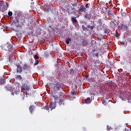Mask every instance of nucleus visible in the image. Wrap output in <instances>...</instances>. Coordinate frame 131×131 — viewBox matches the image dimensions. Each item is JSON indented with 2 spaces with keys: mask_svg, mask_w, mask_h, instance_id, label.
Wrapping results in <instances>:
<instances>
[{
  "mask_svg": "<svg viewBox=\"0 0 131 131\" xmlns=\"http://www.w3.org/2000/svg\"><path fill=\"white\" fill-rule=\"evenodd\" d=\"M50 99L52 101L50 103L49 107L51 108V110L56 108L57 103H59V106H61V105H64V103H65L64 99H60L58 96L51 95L50 96Z\"/></svg>",
  "mask_w": 131,
  "mask_h": 131,
  "instance_id": "nucleus-1",
  "label": "nucleus"
},
{
  "mask_svg": "<svg viewBox=\"0 0 131 131\" xmlns=\"http://www.w3.org/2000/svg\"><path fill=\"white\" fill-rule=\"evenodd\" d=\"M62 88V83L56 82L55 84H53L51 87L52 95L53 96H57L59 95V91Z\"/></svg>",
  "mask_w": 131,
  "mask_h": 131,
  "instance_id": "nucleus-2",
  "label": "nucleus"
},
{
  "mask_svg": "<svg viewBox=\"0 0 131 131\" xmlns=\"http://www.w3.org/2000/svg\"><path fill=\"white\" fill-rule=\"evenodd\" d=\"M25 16L18 15L15 17V20L13 21L14 24L17 25V27H23L25 24V21L26 20V17ZM17 23L18 25H17Z\"/></svg>",
  "mask_w": 131,
  "mask_h": 131,
  "instance_id": "nucleus-3",
  "label": "nucleus"
},
{
  "mask_svg": "<svg viewBox=\"0 0 131 131\" xmlns=\"http://www.w3.org/2000/svg\"><path fill=\"white\" fill-rule=\"evenodd\" d=\"M8 10V3L7 2H1L0 1V11L1 12H6Z\"/></svg>",
  "mask_w": 131,
  "mask_h": 131,
  "instance_id": "nucleus-4",
  "label": "nucleus"
},
{
  "mask_svg": "<svg viewBox=\"0 0 131 131\" xmlns=\"http://www.w3.org/2000/svg\"><path fill=\"white\" fill-rule=\"evenodd\" d=\"M67 12L68 13L69 15H71L73 14L74 15H77L78 16H80V14L78 12H76L75 11V8L73 7L71 9L69 8L67 9Z\"/></svg>",
  "mask_w": 131,
  "mask_h": 131,
  "instance_id": "nucleus-5",
  "label": "nucleus"
},
{
  "mask_svg": "<svg viewBox=\"0 0 131 131\" xmlns=\"http://www.w3.org/2000/svg\"><path fill=\"white\" fill-rule=\"evenodd\" d=\"M91 57H93V58H99L101 54L96 49H94L90 52Z\"/></svg>",
  "mask_w": 131,
  "mask_h": 131,
  "instance_id": "nucleus-6",
  "label": "nucleus"
},
{
  "mask_svg": "<svg viewBox=\"0 0 131 131\" xmlns=\"http://www.w3.org/2000/svg\"><path fill=\"white\" fill-rule=\"evenodd\" d=\"M23 69L25 73H29L30 70H29V66L27 63H24L23 67Z\"/></svg>",
  "mask_w": 131,
  "mask_h": 131,
  "instance_id": "nucleus-7",
  "label": "nucleus"
},
{
  "mask_svg": "<svg viewBox=\"0 0 131 131\" xmlns=\"http://www.w3.org/2000/svg\"><path fill=\"white\" fill-rule=\"evenodd\" d=\"M95 27H96V25H95V23L93 21H91V24L87 26V28L89 30H93Z\"/></svg>",
  "mask_w": 131,
  "mask_h": 131,
  "instance_id": "nucleus-8",
  "label": "nucleus"
},
{
  "mask_svg": "<svg viewBox=\"0 0 131 131\" xmlns=\"http://www.w3.org/2000/svg\"><path fill=\"white\" fill-rule=\"evenodd\" d=\"M47 13H50L51 12L52 14H55L56 13V9L53 8H51L50 6H48V9L46 10Z\"/></svg>",
  "mask_w": 131,
  "mask_h": 131,
  "instance_id": "nucleus-9",
  "label": "nucleus"
},
{
  "mask_svg": "<svg viewBox=\"0 0 131 131\" xmlns=\"http://www.w3.org/2000/svg\"><path fill=\"white\" fill-rule=\"evenodd\" d=\"M16 66H17V68H16L17 73H22V71H23L22 67L19 64H17Z\"/></svg>",
  "mask_w": 131,
  "mask_h": 131,
  "instance_id": "nucleus-10",
  "label": "nucleus"
},
{
  "mask_svg": "<svg viewBox=\"0 0 131 131\" xmlns=\"http://www.w3.org/2000/svg\"><path fill=\"white\" fill-rule=\"evenodd\" d=\"M127 60H126L127 65L128 66H131V54H128L127 55Z\"/></svg>",
  "mask_w": 131,
  "mask_h": 131,
  "instance_id": "nucleus-11",
  "label": "nucleus"
},
{
  "mask_svg": "<svg viewBox=\"0 0 131 131\" xmlns=\"http://www.w3.org/2000/svg\"><path fill=\"white\" fill-rule=\"evenodd\" d=\"M84 17L86 19H88V20H93V15H92V13L91 12L89 14H85Z\"/></svg>",
  "mask_w": 131,
  "mask_h": 131,
  "instance_id": "nucleus-12",
  "label": "nucleus"
},
{
  "mask_svg": "<svg viewBox=\"0 0 131 131\" xmlns=\"http://www.w3.org/2000/svg\"><path fill=\"white\" fill-rule=\"evenodd\" d=\"M78 11L79 13H83L86 11V8L83 5H81Z\"/></svg>",
  "mask_w": 131,
  "mask_h": 131,
  "instance_id": "nucleus-13",
  "label": "nucleus"
},
{
  "mask_svg": "<svg viewBox=\"0 0 131 131\" xmlns=\"http://www.w3.org/2000/svg\"><path fill=\"white\" fill-rule=\"evenodd\" d=\"M18 98L20 100H24V98H25V94L23 92H20Z\"/></svg>",
  "mask_w": 131,
  "mask_h": 131,
  "instance_id": "nucleus-14",
  "label": "nucleus"
},
{
  "mask_svg": "<svg viewBox=\"0 0 131 131\" xmlns=\"http://www.w3.org/2000/svg\"><path fill=\"white\" fill-rule=\"evenodd\" d=\"M15 79H17V80H20V81H23V80H24V79H23L22 76L20 75H16L15 76Z\"/></svg>",
  "mask_w": 131,
  "mask_h": 131,
  "instance_id": "nucleus-15",
  "label": "nucleus"
},
{
  "mask_svg": "<svg viewBox=\"0 0 131 131\" xmlns=\"http://www.w3.org/2000/svg\"><path fill=\"white\" fill-rule=\"evenodd\" d=\"M34 109H35V106L33 105H31L29 107V111L31 114L33 113V111H34Z\"/></svg>",
  "mask_w": 131,
  "mask_h": 131,
  "instance_id": "nucleus-16",
  "label": "nucleus"
},
{
  "mask_svg": "<svg viewBox=\"0 0 131 131\" xmlns=\"http://www.w3.org/2000/svg\"><path fill=\"white\" fill-rule=\"evenodd\" d=\"M71 5L73 7H79V4L77 3V1L75 0L74 1L71 2Z\"/></svg>",
  "mask_w": 131,
  "mask_h": 131,
  "instance_id": "nucleus-17",
  "label": "nucleus"
},
{
  "mask_svg": "<svg viewBox=\"0 0 131 131\" xmlns=\"http://www.w3.org/2000/svg\"><path fill=\"white\" fill-rule=\"evenodd\" d=\"M7 89L9 91V92H14L15 91V88L12 87L10 85H8L7 86H6Z\"/></svg>",
  "mask_w": 131,
  "mask_h": 131,
  "instance_id": "nucleus-18",
  "label": "nucleus"
},
{
  "mask_svg": "<svg viewBox=\"0 0 131 131\" xmlns=\"http://www.w3.org/2000/svg\"><path fill=\"white\" fill-rule=\"evenodd\" d=\"M65 40L67 45H69L70 41H71V37H67L65 38Z\"/></svg>",
  "mask_w": 131,
  "mask_h": 131,
  "instance_id": "nucleus-19",
  "label": "nucleus"
},
{
  "mask_svg": "<svg viewBox=\"0 0 131 131\" xmlns=\"http://www.w3.org/2000/svg\"><path fill=\"white\" fill-rule=\"evenodd\" d=\"M6 83V79L3 78H0V84H5Z\"/></svg>",
  "mask_w": 131,
  "mask_h": 131,
  "instance_id": "nucleus-20",
  "label": "nucleus"
},
{
  "mask_svg": "<svg viewBox=\"0 0 131 131\" xmlns=\"http://www.w3.org/2000/svg\"><path fill=\"white\" fill-rule=\"evenodd\" d=\"M91 102H92V100H91V98L90 97H88L86 99H85V104H90Z\"/></svg>",
  "mask_w": 131,
  "mask_h": 131,
  "instance_id": "nucleus-21",
  "label": "nucleus"
},
{
  "mask_svg": "<svg viewBox=\"0 0 131 131\" xmlns=\"http://www.w3.org/2000/svg\"><path fill=\"white\" fill-rule=\"evenodd\" d=\"M122 27H123L127 32L128 31V27H127V26L123 25H122Z\"/></svg>",
  "mask_w": 131,
  "mask_h": 131,
  "instance_id": "nucleus-22",
  "label": "nucleus"
},
{
  "mask_svg": "<svg viewBox=\"0 0 131 131\" xmlns=\"http://www.w3.org/2000/svg\"><path fill=\"white\" fill-rule=\"evenodd\" d=\"M21 90H26L27 89V84H24L21 88Z\"/></svg>",
  "mask_w": 131,
  "mask_h": 131,
  "instance_id": "nucleus-23",
  "label": "nucleus"
},
{
  "mask_svg": "<svg viewBox=\"0 0 131 131\" xmlns=\"http://www.w3.org/2000/svg\"><path fill=\"white\" fill-rule=\"evenodd\" d=\"M72 20L73 23H75V24L77 23V20L76 19V18L73 17L72 18Z\"/></svg>",
  "mask_w": 131,
  "mask_h": 131,
  "instance_id": "nucleus-24",
  "label": "nucleus"
},
{
  "mask_svg": "<svg viewBox=\"0 0 131 131\" xmlns=\"http://www.w3.org/2000/svg\"><path fill=\"white\" fill-rule=\"evenodd\" d=\"M102 12L106 13L107 12V8L105 7H102Z\"/></svg>",
  "mask_w": 131,
  "mask_h": 131,
  "instance_id": "nucleus-25",
  "label": "nucleus"
},
{
  "mask_svg": "<svg viewBox=\"0 0 131 131\" xmlns=\"http://www.w3.org/2000/svg\"><path fill=\"white\" fill-rule=\"evenodd\" d=\"M71 95L72 96H76V92L75 91H72L71 92Z\"/></svg>",
  "mask_w": 131,
  "mask_h": 131,
  "instance_id": "nucleus-26",
  "label": "nucleus"
},
{
  "mask_svg": "<svg viewBox=\"0 0 131 131\" xmlns=\"http://www.w3.org/2000/svg\"><path fill=\"white\" fill-rule=\"evenodd\" d=\"M70 71L71 75H73V74H74V70H73V69H70Z\"/></svg>",
  "mask_w": 131,
  "mask_h": 131,
  "instance_id": "nucleus-27",
  "label": "nucleus"
},
{
  "mask_svg": "<svg viewBox=\"0 0 131 131\" xmlns=\"http://www.w3.org/2000/svg\"><path fill=\"white\" fill-rule=\"evenodd\" d=\"M91 5V4L90 3H87L85 7V8H86V9H89L90 8V6Z\"/></svg>",
  "mask_w": 131,
  "mask_h": 131,
  "instance_id": "nucleus-28",
  "label": "nucleus"
},
{
  "mask_svg": "<svg viewBox=\"0 0 131 131\" xmlns=\"http://www.w3.org/2000/svg\"><path fill=\"white\" fill-rule=\"evenodd\" d=\"M98 22H99V25H103V21L101 19H99Z\"/></svg>",
  "mask_w": 131,
  "mask_h": 131,
  "instance_id": "nucleus-29",
  "label": "nucleus"
},
{
  "mask_svg": "<svg viewBox=\"0 0 131 131\" xmlns=\"http://www.w3.org/2000/svg\"><path fill=\"white\" fill-rule=\"evenodd\" d=\"M12 15H13V12H12V11L8 12V16H9V17H11V16H12Z\"/></svg>",
  "mask_w": 131,
  "mask_h": 131,
  "instance_id": "nucleus-30",
  "label": "nucleus"
},
{
  "mask_svg": "<svg viewBox=\"0 0 131 131\" xmlns=\"http://www.w3.org/2000/svg\"><path fill=\"white\" fill-rule=\"evenodd\" d=\"M42 109H44V110H47V111L49 110L47 106H43V107L42 108Z\"/></svg>",
  "mask_w": 131,
  "mask_h": 131,
  "instance_id": "nucleus-31",
  "label": "nucleus"
},
{
  "mask_svg": "<svg viewBox=\"0 0 131 131\" xmlns=\"http://www.w3.org/2000/svg\"><path fill=\"white\" fill-rule=\"evenodd\" d=\"M38 63H39V61H38V60H35V62L34 63V65H38Z\"/></svg>",
  "mask_w": 131,
  "mask_h": 131,
  "instance_id": "nucleus-32",
  "label": "nucleus"
},
{
  "mask_svg": "<svg viewBox=\"0 0 131 131\" xmlns=\"http://www.w3.org/2000/svg\"><path fill=\"white\" fill-rule=\"evenodd\" d=\"M38 56L37 55H34V58L36 59V60H37V59H38Z\"/></svg>",
  "mask_w": 131,
  "mask_h": 131,
  "instance_id": "nucleus-33",
  "label": "nucleus"
},
{
  "mask_svg": "<svg viewBox=\"0 0 131 131\" xmlns=\"http://www.w3.org/2000/svg\"><path fill=\"white\" fill-rule=\"evenodd\" d=\"M127 50H128V51H129L130 52H131V47L130 46H128L127 47Z\"/></svg>",
  "mask_w": 131,
  "mask_h": 131,
  "instance_id": "nucleus-34",
  "label": "nucleus"
},
{
  "mask_svg": "<svg viewBox=\"0 0 131 131\" xmlns=\"http://www.w3.org/2000/svg\"><path fill=\"white\" fill-rule=\"evenodd\" d=\"M104 32L105 33H106L107 34H108V33H109V32H108V30H107V29L104 30Z\"/></svg>",
  "mask_w": 131,
  "mask_h": 131,
  "instance_id": "nucleus-35",
  "label": "nucleus"
},
{
  "mask_svg": "<svg viewBox=\"0 0 131 131\" xmlns=\"http://www.w3.org/2000/svg\"><path fill=\"white\" fill-rule=\"evenodd\" d=\"M111 25H114V26H115V24L114 22H113V21H112V22L111 23Z\"/></svg>",
  "mask_w": 131,
  "mask_h": 131,
  "instance_id": "nucleus-36",
  "label": "nucleus"
},
{
  "mask_svg": "<svg viewBox=\"0 0 131 131\" xmlns=\"http://www.w3.org/2000/svg\"><path fill=\"white\" fill-rule=\"evenodd\" d=\"M82 29L83 30H86V29H88V28H85V27H84L83 26H82Z\"/></svg>",
  "mask_w": 131,
  "mask_h": 131,
  "instance_id": "nucleus-37",
  "label": "nucleus"
},
{
  "mask_svg": "<svg viewBox=\"0 0 131 131\" xmlns=\"http://www.w3.org/2000/svg\"><path fill=\"white\" fill-rule=\"evenodd\" d=\"M111 13H114V11H109L108 13V14L109 15H110V14H111Z\"/></svg>",
  "mask_w": 131,
  "mask_h": 131,
  "instance_id": "nucleus-38",
  "label": "nucleus"
},
{
  "mask_svg": "<svg viewBox=\"0 0 131 131\" xmlns=\"http://www.w3.org/2000/svg\"><path fill=\"white\" fill-rule=\"evenodd\" d=\"M114 36H115V37H118V35L117 34H114Z\"/></svg>",
  "mask_w": 131,
  "mask_h": 131,
  "instance_id": "nucleus-39",
  "label": "nucleus"
},
{
  "mask_svg": "<svg viewBox=\"0 0 131 131\" xmlns=\"http://www.w3.org/2000/svg\"><path fill=\"white\" fill-rule=\"evenodd\" d=\"M125 42H124V41H121V45H125Z\"/></svg>",
  "mask_w": 131,
  "mask_h": 131,
  "instance_id": "nucleus-40",
  "label": "nucleus"
},
{
  "mask_svg": "<svg viewBox=\"0 0 131 131\" xmlns=\"http://www.w3.org/2000/svg\"><path fill=\"white\" fill-rule=\"evenodd\" d=\"M26 83H28V81L26 80V81H25Z\"/></svg>",
  "mask_w": 131,
  "mask_h": 131,
  "instance_id": "nucleus-41",
  "label": "nucleus"
},
{
  "mask_svg": "<svg viewBox=\"0 0 131 131\" xmlns=\"http://www.w3.org/2000/svg\"><path fill=\"white\" fill-rule=\"evenodd\" d=\"M107 130H110V129H109V128L107 127Z\"/></svg>",
  "mask_w": 131,
  "mask_h": 131,
  "instance_id": "nucleus-42",
  "label": "nucleus"
}]
</instances>
